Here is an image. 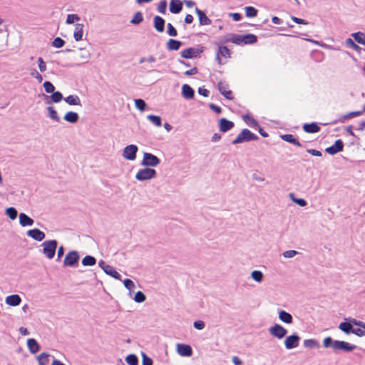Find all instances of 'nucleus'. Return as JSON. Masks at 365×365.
<instances>
[{
    "instance_id": "obj_33",
    "label": "nucleus",
    "mask_w": 365,
    "mask_h": 365,
    "mask_svg": "<svg viewBox=\"0 0 365 365\" xmlns=\"http://www.w3.org/2000/svg\"><path fill=\"white\" fill-rule=\"evenodd\" d=\"M281 138L286 142L292 143L298 147H302V144L292 134L282 135Z\"/></svg>"
},
{
    "instance_id": "obj_3",
    "label": "nucleus",
    "mask_w": 365,
    "mask_h": 365,
    "mask_svg": "<svg viewBox=\"0 0 365 365\" xmlns=\"http://www.w3.org/2000/svg\"><path fill=\"white\" fill-rule=\"evenodd\" d=\"M258 137L247 128L243 129L232 141V144H239L244 142L255 140Z\"/></svg>"
},
{
    "instance_id": "obj_27",
    "label": "nucleus",
    "mask_w": 365,
    "mask_h": 365,
    "mask_svg": "<svg viewBox=\"0 0 365 365\" xmlns=\"http://www.w3.org/2000/svg\"><path fill=\"white\" fill-rule=\"evenodd\" d=\"M27 346L31 353L36 354L39 349L40 346L37 343L36 340L34 339H29L27 341Z\"/></svg>"
},
{
    "instance_id": "obj_18",
    "label": "nucleus",
    "mask_w": 365,
    "mask_h": 365,
    "mask_svg": "<svg viewBox=\"0 0 365 365\" xmlns=\"http://www.w3.org/2000/svg\"><path fill=\"white\" fill-rule=\"evenodd\" d=\"M218 89L220 93L227 99H232V93L228 90V86L225 82H219Z\"/></svg>"
},
{
    "instance_id": "obj_9",
    "label": "nucleus",
    "mask_w": 365,
    "mask_h": 365,
    "mask_svg": "<svg viewBox=\"0 0 365 365\" xmlns=\"http://www.w3.org/2000/svg\"><path fill=\"white\" fill-rule=\"evenodd\" d=\"M300 337L297 334L287 336L284 340V346L287 349H292L298 346Z\"/></svg>"
},
{
    "instance_id": "obj_30",
    "label": "nucleus",
    "mask_w": 365,
    "mask_h": 365,
    "mask_svg": "<svg viewBox=\"0 0 365 365\" xmlns=\"http://www.w3.org/2000/svg\"><path fill=\"white\" fill-rule=\"evenodd\" d=\"M303 130L309 133H314L318 132L320 128L317 123H312L310 124H304L303 125Z\"/></svg>"
},
{
    "instance_id": "obj_50",
    "label": "nucleus",
    "mask_w": 365,
    "mask_h": 365,
    "mask_svg": "<svg viewBox=\"0 0 365 365\" xmlns=\"http://www.w3.org/2000/svg\"><path fill=\"white\" fill-rule=\"evenodd\" d=\"M80 17L77 14H68L66 20L67 24H72L75 21H78Z\"/></svg>"
},
{
    "instance_id": "obj_47",
    "label": "nucleus",
    "mask_w": 365,
    "mask_h": 365,
    "mask_svg": "<svg viewBox=\"0 0 365 365\" xmlns=\"http://www.w3.org/2000/svg\"><path fill=\"white\" fill-rule=\"evenodd\" d=\"M135 106L140 111H143L147 106L145 102L140 98L135 100Z\"/></svg>"
},
{
    "instance_id": "obj_60",
    "label": "nucleus",
    "mask_w": 365,
    "mask_h": 365,
    "mask_svg": "<svg viewBox=\"0 0 365 365\" xmlns=\"http://www.w3.org/2000/svg\"><path fill=\"white\" fill-rule=\"evenodd\" d=\"M294 195L293 194H290V197L292 198V200H293V202H294L296 204L299 205V206L301 207H304L307 205V202L304 199H302V198H294L293 197Z\"/></svg>"
},
{
    "instance_id": "obj_32",
    "label": "nucleus",
    "mask_w": 365,
    "mask_h": 365,
    "mask_svg": "<svg viewBox=\"0 0 365 365\" xmlns=\"http://www.w3.org/2000/svg\"><path fill=\"white\" fill-rule=\"evenodd\" d=\"M48 111V117L53 121L56 122H60L61 119L59 115H58L57 111L55 110V108L53 106H48L46 108Z\"/></svg>"
},
{
    "instance_id": "obj_25",
    "label": "nucleus",
    "mask_w": 365,
    "mask_h": 365,
    "mask_svg": "<svg viewBox=\"0 0 365 365\" xmlns=\"http://www.w3.org/2000/svg\"><path fill=\"white\" fill-rule=\"evenodd\" d=\"M70 106H81V99L76 95H70L63 99Z\"/></svg>"
},
{
    "instance_id": "obj_63",
    "label": "nucleus",
    "mask_w": 365,
    "mask_h": 365,
    "mask_svg": "<svg viewBox=\"0 0 365 365\" xmlns=\"http://www.w3.org/2000/svg\"><path fill=\"white\" fill-rule=\"evenodd\" d=\"M349 321L352 324V327L355 325L359 327L365 328V323L361 321L356 320V319H349Z\"/></svg>"
},
{
    "instance_id": "obj_62",
    "label": "nucleus",
    "mask_w": 365,
    "mask_h": 365,
    "mask_svg": "<svg viewBox=\"0 0 365 365\" xmlns=\"http://www.w3.org/2000/svg\"><path fill=\"white\" fill-rule=\"evenodd\" d=\"M142 363L143 365H153V360L151 358L148 357L145 354L142 353Z\"/></svg>"
},
{
    "instance_id": "obj_40",
    "label": "nucleus",
    "mask_w": 365,
    "mask_h": 365,
    "mask_svg": "<svg viewBox=\"0 0 365 365\" xmlns=\"http://www.w3.org/2000/svg\"><path fill=\"white\" fill-rule=\"evenodd\" d=\"M244 45L245 44H252L257 41V38L255 35L249 34L246 35H243Z\"/></svg>"
},
{
    "instance_id": "obj_57",
    "label": "nucleus",
    "mask_w": 365,
    "mask_h": 365,
    "mask_svg": "<svg viewBox=\"0 0 365 365\" xmlns=\"http://www.w3.org/2000/svg\"><path fill=\"white\" fill-rule=\"evenodd\" d=\"M123 284L125 287L128 289L130 292H133L135 288L134 282L130 279H125L123 281Z\"/></svg>"
},
{
    "instance_id": "obj_54",
    "label": "nucleus",
    "mask_w": 365,
    "mask_h": 365,
    "mask_svg": "<svg viewBox=\"0 0 365 365\" xmlns=\"http://www.w3.org/2000/svg\"><path fill=\"white\" fill-rule=\"evenodd\" d=\"M37 63L40 72L43 73L46 71V64L41 57L37 58Z\"/></svg>"
},
{
    "instance_id": "obj_17",
    "label": "nucleus",
    "mask_w": 365,
    "mask_h": 365,
    "mask_svg": "<svg viewBox=\"0 0 365 365\" xmlns=\"http://www.w3.org/2000/svg\"><path fill=\"white\" fill-rule=\"evenodd\" d=\"M234 127L233 122L227 120L226 118H221L219 123V128L221 132L225 133Z\"/></svg>"
},
{
    "instance_id": "obj_58",
    "label": "nucleus",
    "mask_w": 365,
    "mask_h": 365,
    "mask_svg": "<svg viewBox=\"0 0 365 365\" xmlns=\"http://www.w3.org/2000/svg\"><path fill=\"white\" fill-rule=\"evenodd\" d=\"M168 31L167 33L170 36H176L178 35L177 31L175 27L170 24L168 23L167 25Z\"/></svg>"
},
{
    "instance_id": "obj_39",
    "label": "nucleus",
    "mask_w": 365,
    "mask_h": 365,
    "mask_svg": "<svg viewBox=\"0 0 365 365\" xmlns=\"http://www.w3.org/2000/svg\"><path fill=\"white\" fill-rule=\"evenodd\" d=\"M147 119L157 127H160L162 125L161 118L158 115L150 114L147 115Z\"/></svg>"
},
{
    "instance_id": "obj_45",
    "label": "nucleus",
    "mask_w": 365,
    "mask_h": 365,
    "mask_svg": "<svg viewBox=\"0 0 365 365\" xmlns=\"http://www.w3.org/2000/svg\"><path fill=\"white\" fill-rule=\"evenodd\" d=\"M126 362L129 365H138V357L135 354H129L125 358Z\"/></svg>"
},
{
    "instance_id": "obj_59",
    "label": "nucleus",
    "mask_w": 365,
    "mask_h": 365,
    "mask_svg": "<svg viewBox=\"0 0 365 365\" xmlns=\"http://www.w3.org/2000/svg\"><path fill=\"white\" fill-rule=\"evenodd\" d=\"M298 254H299V252L295 250H287L282 253V256L284 258H292Z\"/></svg>"
},
{
    "instance_id": "obj_38",
    "label": "nucleus",
    "mask_w": 365,
    "mask_h": 365,
    "mask_svg": "<svg viewBox=\"0 0 365 365\" xmlns=\"http://www.w3.org/2000/svg\"><path fill=\"white\" fill-rule=\"evenodd\" d=\"M143 21V14L140 11H137L133 15L130 21V23L133 25L140 24Z\"/></svg>"
},
{
    "instance_id": "obj_31",
    "label": "nucleus",
    "mask_w": 365,
    "mask_h": 365,
    "mask_svg": "<svg viewBox=\"0 0 365 365\" xmlns=\"http://www.w3.org/2000/svg\"><path fill=\"white\" fill-rule=\"evenodd\" d=\"M104 272L110 277L116 279H120V274L115 270V269L110 266L108 265L107 267H105Z\"/></svg>"
},
{
    "instance_id": "obj_2",
    "label": "nucleus",
    "mask_w": 365,
    "mask_h": 365,
    "mask_svg": "<svg viewBox=\"0 0 365 365\" xmlns=\"http://www.w3.org/2000/svg\"><path fill=\"white\" fill-rule=\"evenodd\" d=\"M157 175L155 170L145 167L140 169L135 174V179L140 182L148 181L155 178Z\"/></svg>"
},
{
    "instance_id": "obj_29",
    "label": "nucleus",
    "mask_w": 365,
    "mask_h": 365,
    "mask_svg": "<svg viewBox=\"0 0 365 365\" xmlns=\"http://www.w3.org/2000/svg\"><path fill=\"white\" fill-rule=\"evenodd\" d=\"M181 45L182 43L180 41L170 38L167 42V48L170 51H177L180 48Z\"/></svg>"
},
{
    "instance_id": "obj_5",
    "label": "nucleus",
    "mask_w": 365,
    "mask_h": 365,
    "mask_svg": "<svg viewBox=\"0 0 365 365\" xmlns=\"http://www.w3.org/2000/svg\"><path fill=\"white\" fill-rule=\"evenodd\" d=\"M269 333L273 337H275L278 339H282L287 335V330L282 325L274 324L269 329Z\"/></svg>"
},
{
    "instance_id": "obj_43",
    "label": "nucleus",
    "mask_w": 365,
    "mask_h": 365,
    "mask_svg": "<svg viewBox=\"0 0 365 365\" xmlns=\"http://www.w3.org/2000/svg\"><path fill=\"white\" fill-rule=\"evenodd\" d=\"M303 344H304V347L308 348V349H312V348L319 346L318 341L314 339H305V340H304Z\"/></svg>"
},
{
    "instance_id": "obj_21",
    "label": "nucleus",
    "mask_w": 365,
    "mask_h": 365,
    "mask_svg": "<svg viewBox=\"0 0 365 365\" xmlns=\"http://www.w3.org/2000/svg\"><path fill=\"white\" fill-rule=\"evenodd\" d=\"M182 95L185 99H192L194 97V90L187 84L182 86Z\"/></svg>"
},
{
    "instance_id": "obj_7",
    "label": "nucleus",
    "mask_w": 365,
    "mask_h": 365,
    "mask_svg": "<svg viewBox=\"0 0 365 365\" xmlns=\"http://www.w3.org/2000/svg\"><path fill=\"white\" fill-rule=\"evenodd\" d=\"M356 346L351 344L344 341L335 340L334 343V351H343L345 352H350L355 349Z\"/></svg>"
},
{
    "instance_id": "obj_11",
    "label": "nucleus",
    "mask_w": 365,
    "mask_h": 365,
    "mask_svg": "<svg viewBox=\"0 0 365 365\" xmlns=\"http://www.w3.org/2000/svg\"><path fill=\"white\" fill-rule=\"evenodd\" d=\"M344 148V143L341 140H336L334 145L326 148L325 151L329 155H335L341 151Z\"/></svg>"
},
{
    "instance_id": "obj_28",
    "label": "nucleus",
    "mask_w": 365,
    "mask_h": 365,
    "mask_svg": "<svg viewBox=\"0 0 365 365\" xmlns=\"http://www.w3.org/2000/svg\"><path fill=\"white\" fill-rule=\"evenodd\" d=\"M63 118L68 123H75L78 120L79 116L76 112L68 111L65 114Z\"/></svg>"
},
{
    "instance_id": "obj_6",
    "label": "nucleus",
    "mask_w": 365,
    "mask_h": 365,
    "mask_svg": "<svg viewBox=\"0 0 365 365\" xmlns=\"http://www.w3.org/2000/svg\"><path fill=\"white\" fill-rule=\"evenodd\" d=\"M138 147L135 145L131 144L124 148L123 150V157L128 160H135L138 152Z\"/></svg>"
},
{
    "instance_id": "obj_10",
    "label": "nucleus",
    "mask_w": 365,
    "mask_h": 365,
    "mask_svg": "<svg viewBox=\"0 0 365 365\" xmlns=\"http://www.w3.org/2000/svg\"><path fill=\"white\" fill-rule=\"evenodd\" d=\"M176 350L178 354L181 356H191L192 350L190 345L185 344H178L176 345Z\"/></svg>"
},
{
    "instance_id": "obj_4",
    "label": "nucleus",
    "mask_w": 365,
    "mask_h": 365,
    "mask_svg": "<svg viewBox=\"0 0 365 365\" xmlns=\"http://www.w3.org/2000/svg\"><path fill=\"white\" fill-rule=\"evenodd\" d=\"M160 163V159L155 155L150 153H144L140 165L143 167L154 168Z\"/></svg>"
},
{
    "instance_id": "obj_35",
    "label": "nucleus",
    "mask_w": 365,
    "mask_h": 365,
    "mask_svg": "<svg viewBox=\"0 0 365 365\" xmlns=\"http://www.w3.org/2000/svg\"><path fill=\"white\" fill-rule=\"evenodd\" d=\"M50 354L43 352L37 356V361L39 365H48L49 363Z\"/></svg>"
},
{
    "instance_id": "obj_55",
    "label": "nucleus",
    "mask_w": 365,
    "mask_h": 365,
    "mask_svg": "<svg viewBox=\"0 0 365 365\" xmlns=\"http://www.w3.org/2000/svg\"><path fill=\"white\" fill-rule=\"evenodd\" d=\"M65 44V41L60 37H56L52 42V46L55 48H60Z\"/></svg>"
},
{
    "instance_id": "obj_34",
    "label": "nucleus",
    "mask_w": 365,
    "mask_h": 365,
    "mask_svg": "<svg viewBox=\"0 0 365 365\" xmlns=\"http://www.w3.org/2000/svg\"><path fill=\"white\" fill-rule=\"evenodd\" d=\"M230 41L237 45H244L243 35H232L228 39H226L225 42Z\"/></svg>"
},
{
    "instance_id": "obj_8",
    "label": "nucleus",
    "mask_w": 365,
    "mask_h": 365,
    "mask_svg": "<svg viewBox=\"0 0 365 365\" xmlns=\"http://www.w3.org/2000/svg\"><path fill=\"white\" fill-rule=\"evenodd\" d=\"M79 255L76 251L68 252L64 259L63 265L66 267H73L79 260Z\"/></svg>"
},
{
    "instance_id": "obj_56",
    "label": "nucleus",
    "mask_w": 365,
    "mask_h": 365,
    "mask_svg": "<svg viewBox=\"0 0 365 365\" xmlns=\"http://www.w3.org/2000/svg\"><path fill=\"white\" fill-rule=\"evenodd\" d=\"M351 333L358 336H360V337L364 336H365V327L364 328L359 327L358 328L353 327Z\"/></svg>"
},
{
    "instance_id": "obj_53",
    "label": "nucleus",
    "mask_w": 365,
    "mask_h": 365,
    "mask_svg": "<svg viewBox=\"0 0 365 365\" xmlns=\"http://www.w3.org/2000/svg\"><path fill=\"white\" fill-rule=\"evenodd\" d=\"M45 91L48 93H52L54 92L55 87L50 81H45L43 85Z\"/></svg>"
},
{
    "instance_id": "obj_13",
    "label": "nucleus",
    "mask_w": 365,
    "mask_h": 365,
    "mask_svg": "<svg viewBox=\"0 0 365 365\" xmlns=\"http://www.w3.org/2000/svg\"><path fill=\"white\" fill-rule=\"evenodd\" d=\"M215 44L218 46V51L216 54V60L219 64H221L220 56L225 58H230L231 53L227 46H220L218 43H215Z\"/></svg>"
},
{
    "instance_id": "obj_20",
    "label": "nucleus",
    "mask_w": 365,
    "mask_h": 365,
    "mask_svg": "<svg viewBox=\"0 0 365 365\" xmlns=\"http://www.w3.org/2000/svg\"><path fill=\"white\" fill-rule=\"evenodd\" d=\"M46 99V103H59L63 98L62 93L60 91H54L51 96H44Z\"/></svg>"
},
{
    "instance_id": "obj_1",
    "label": "nucleus",
    "mask_w": 365,
    "mask_h": 365,
    "mask_svg": "<svg viewBox=\"0 0 365 365\" xmlns=\"http://www.w3.org/2000/svg\"><path fill=\"white\" fill-rule=\"evenodd\" d=\"M43 254L48 258H53L56 250L58 247V242L56 240H46L42 243Z\"/></svg>"
},
{
    "instance_id": "obj_48",
    "label": "nucleus",
    "mask_w": 365,
    "mask_h": 365,
    "mask_svg": "<svg viewBox=\"0 0 365 365\" xmlns=\"http://www.w3.org/2000/svg\"><path fill=\"white\" fill-rule=\"evenodd\" d=\"M30 75L34 78L38 83H41L43 81L42 75L36 69L33 68L30 71Z\"/></svg>"
},
{
    "instance_id": "obj_24",
    "label": "nucleus",
    "mask_w": 365,
    "mask_h": 365,
    "mask_svg": "<svg viewBox=\"0 0 365 365\" xmlns=\"http://www.w3.org/2000/svg\"><path fill=\"white\" fill-rule=\"evenodd\" d=\"M34 221L30 217H29L25 213H21L19 215V223L21 226H31L33 225Z\"/></svg>"
},
{
    "instance_id": "obj_64",
    "label": "nucleus",
    "mask_w": 365,
    "mask_h": 365,
    "mask_svg": "<svg viewBox=\"0 0 365 365\" xmlns=\"http://www.w3.org/2000/svg\"><path fill=\"white\" fill-rule=\"evenodd\" d=\"M80 50L82 51L81 54L80 55V58L82 60H84V61H87L88 60V58H90V53H89V51H86V50H84V49H82V48H81Z\"/></svg>"
},
{
    "instance_id": "obj_42",
    "label": "nucleus",
    "mask_w": 365,
    "mask_h": 365,
    "mask_svg": "<svg viewBox=\"0 0 365 365\" xmlns=\"http://www.w3.org/2000/svg\"><path fill=\"white\" fill-rule=\"evenodd\" d=\"M251 277L257 282H262L264 279V274L261 271L254 270L251 272Z\"/></svg>"
},
{
    "instance_id": "obj_12",
    "label": "nucleus",
    "mask_w": 365,
    "mask_h": 365,
    "mask_svg": "<svg viewBox=\"0 0 365 365\" xmlns=\"http://www.w3.org/2000/svg\"><path fill=\"white\" fill-rule=\"evenodd\" d=\"M202 51L196 48H189L181 51L180 56L184 58H192L197 57Z\"/></svg>"
},
{
    "instance_id": "obj_44",
    "label": "nucleus",
    "mask_w": 365,
    "mask_h": 365,
    "mask_svg": "<svg viewBox=\"0 0 365 365\" xmlns=\"http://www.w3.org/2000/svg\"><path fill=\"white\" fill-rule=\"evenodd\" d=\"M245 14L247 17L252 18L255 17L257 14V10L252 6L245 7Z\"/></svg>"
},
{
    "instance_id": "obj_52",
    "label": "nucleus",
    "mask_w": 365,
    "mask_h": 365,
    "mask_svg": "<svg viewBox=\"0 0 365 365\" xmlns=\"http://www.w3.org/2000/svg\"><path fill=\"white\" fill-rule=\"evenodd\" d=\"M335 340H333L331 337L327 336L323 340V346L324 348L331 347L334 349V343Z\"/></svg>"
},
{
    "instance_id": "obj_37",
    "label": "nucleus",
    "mask_w": 365,
    "mask_h": 365,
    "mask_svg": "<svg viewBox=\"0 0 365 365\" xmlns=\"http://www.w3.org/2000/svg\"><path fill=\"white\" fill-rule=\"evenodd\" d=\"M354 39L361 45L365 46V34L362 32H356L351 34Z\"/></svg>"
},
{
    "instance_id": "obj_41",
    "label": "nucleus",
    "mask_w": 365,
    "mask_h": 365,
    "mask_svg": "<svg viewBox=\"0 0 365 365\" xmlns=\"http://www.w3.org/2000/svg\"><path fill=\"white\" fill-rule=\"evenodd\" d=\"M96 259L94 257L91 255H87L82 259V264L84 266H93L96 264Z\"/></svg>"
},
{
    "instance_id": "obj_51",
    "label": "nucleus",
    "mask_w": 365,
    "mask_h": 365,
    "mask_svg": "<svg viewBox=\"0 0 365 365\" xmlns=\"http://www.w3.org/2000/svg\"><path fill=\"white\" fill-rule=\"evenodd\" d=\"M6 213L11 220L16 219L18 215L17 210L14 207L7 208L6 210Z\"/></svg>"
},
{
    "instance_id": "obj_46",
    "label": "nucleus",
    "mask_w": 365,
    "mask_h": 365,
    "mask_svg": "<svg viewBox=\"0 0 365 365\" xmlns=\"http://www.w3.org/2000/svg\"><path fill=\"white\" fill-rule=\"evenodd\" d=\"M133 299L137 303H142L145 301L146 297L143 292L138 291L135 293Z\"/></svg>"
},
{
    "instance_id": "obj_61",
    "label": "nucleus",
    "mask_w": 365,
    "mask_h": 365,
    "mask_svg": "<svg viewBox=\"0 0 365 365\" xmlns=\"http://www.w3.org/2000/svg\"><path fill=\"white\" fill-rule=\"evenodd\" d=\"M346 43L347 46H349L355 51H359L361 49V48L357 44H356L351 38H347L346 40Z\"/></svg>"
},
{
    "instance_id": "obj_19",
    "label": "nucleus",
    "mask_w": 365,
    "mask_h": 365,
    "mask_svg": "<svg viewBox=\"0 0 365 365\" xmlns=\"http://www.w3.org/2000/svg\"><path fill=\"white\" fill-rule=\"evenodd\" d=\"M165 20L159 16H155L153 19V24H154V28L155 29L158 31V32H163L164 31V29H165Z\"/></svg>"
},
{
    "instance_id": "obj_22",
    "label": "nucleus",
    "mask_w": 365,
    "mask_h": 365,
    "mask_svg": "<svg viewBox=\"0 0 365 365\" xmlns=\"http://www.w3.org/2000/svg\"><path fill=\"white\" fill-rule=\"evenodd\" d=\"M5 302L10 306L16 307L20 304L21 299L18 294H12L8 296Z\"/></svg>"
},
{
    "instance_id": "obj_26",
    "label": "nucleus",
    "mask_w": 365,
    "mask_h": 365,
    "mask_svg": "<svg viewBox=\"0 0 365 365\" xmlns=\"http://www.w3.org/2000/svg\"><path fill=\"white\" fill-rule=\"evenodd\" d=\"M279 319L286 324H292L293 322L292 316L284 310L279 312Z\"/></svg>"
},
{
    "instance_id": "obj_49",
    "label": "nucleus",
    "mask_w": 365,
    "mask_h": 365,
    "mask_svg": "<svg viewBox=\"0 0 365 365\" xmlns=\"http://www.w3.org/2000/svg\"><path fill=\"white\" fill-rule=\"evenodd\" d=\"M167 1L166 0H161L158 5L157 10L159 13L164 14L166 12Z\"/></svg>"
},
{
    "instance_id": "obj_14",
    "label": "nucleus",
    "mask_w": 365,
    "mask_h": 365,
    "mask_svg": "<svg viewBox=\"0 0 365 365\" xmlns=\"http://www.w3.org/2000/svg\"><path fill=\"white\" fill-rule=\"evenodd\" d=\"M26 234L29 237L38 242L42 241L46 237L45 233L37 228L29 230Z\"/></svg>"
},
{
    "instance_id": "obj_16",
    "label": "nucleus",
    "mask_w": 365,
    "mask_h": 365,
    "mask_svg": "<svg viewBox=\"0 0 365 365\" xmlns=\"http://www.w3.org/2000/svg\"><path fill=\"white\" fill-rule=\"evenodd\" d=\"M195 12L199 18V22L200 25L207 26L210 25L212 23V21L207 16L205 13L198 8H195Z\"/></svg>"
},
{
    "instance_id": "obj_15",
    "label": "nucleus",
    "mask_w": 365,
    "mask_h": 365,
    "mask_svg": "<svg viewBox=\"0 0 365 365\" xmlns=\"http://www.w3.org/2000/svg\"><path fill=\"white\" fill-rule=\"evenodd\" d=\"M182 9V4L180 0H170L169 10L172 14H179Z\"/></svg>"
},
{
    "instance_id": "obj_23",
    "label": "nucleus",
    "mask_w": 365,
    "mask_h": 365,
    "mask_svg": "<svg viewBox=\"0 0 365 365\" xmlns=\"http://www.w3.org/2000/svg\"><path fill=\"white\" fill-rule=\"evenodd\" d=\"M83 24H76L75 25V30L73 33V38L76 41L82 40L83 35Z\"/></svg>"
},
{
    "instance_id": "obj_36",
    "label": "nucleus",
    "mask_w": 365,
    "mask_h": 365,
    "mask_svg": "<svg viewBox=\"0 0 365 365\" xmlns=\"http://www.w3.org/2000/svg\"><path fill=\"white\" fill-rule=\"evenodd\" d=\"M339 328L340 330H341L345 334H350L352 332L353 327L352 324L349 322H341L339 325Z\"/></svg>"
}]
</instances>
